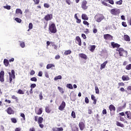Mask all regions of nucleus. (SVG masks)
<instances>
[{"instance_id":"nucleus-1","label":"nucleus","mask_w":131,"mask_h":131,"mask_svg":"<svg viewBox=\"0 0 131 131\" xmlns=\"http://www.w3.org/2000/svg\"><path fill=\"white\" fill-rule=\"evenodd\" d=\"M34 121H37L38 124H39V127H40V128H43V127H45V125H43V124H42V122L43 121V118H42V117H39L37 116H36L34 117Z\"/></svg>"},{"instance_id":"nucleus-2","label":"nucleus","mask_w":131,"mask_h":131,"mask_svg":"<svg viewBox=\"0 0 131 131\" xmlns=\"http://www.w3.org/2000/svg\"><path fill=\"white\" fill-rule=\"evenodd\" d=\"M116 51L118 52L120 57L127 56V51L124 50L122 48H117Z\"/></svg>"},{"instance_id":"nucleus-3","label":"nucleus","mask_w":131,"mask_h":131,"mask_svg":"<svg viewBox=\"0 0 131 131\" xmlns=\"http://www.w3.org/2000/svg\"><path fill=\"white\" fill-rule=\"evenodd\" d=\"M48 30L50 33H57V28L56 25L54 23L50 24Z\"/></svg>"},{"instance_id":"nucleus-4","label":"nucleus","mask_w":131,"mask_h":131,"mask_svg":"<svg viewBox=\"0 0 131 131\" xmlns=\"http://www.w3.org/2000/svg\"><path fill=\"white\" fill-rule=\"evenodd\" d=\"M105 17L102 14H98L95 15V19L96 20V22L100 23L102 20H104Z\"/></svg>"},{"instance_id":"nucleus-5","label":"nucleus","mask_w":131,"mask_h":131,"mask_svg":"<svg viewBox=\"0 0 131 131\" xmlns=\"http://www.w3.org/2000/svg\"><path fill=\"white\" fill-rule=\"evenodd\" d=\"M111 14L112 15H115L116 16L117 15H119L120 14V10L119 9L114 8L111 10Z\"/></svg>"},{"instance_id":"nucleus-6","label":"nucleus","mask_w":131,"mask_h":131,"mask_svg":"<svg viewBox=\"0 0 131 131\" xmlns=\"http://www.w3.org/2000/svg\"><path fill=\"white\" fill-rule=\"evenodd\" d=\"M79 127L80 129V130H83V129H84V128H85V122L84 121H80L79 123Z\"/></svg>"},{"instance_id":"nucleus-7","label":"nucleus","mask_w":131,"mask_h":131,"mask_svg":"<svg viewBox=\"0 0 131 131\" xmlns=\"http://www.w3.org/2000/svg\"><path fill=\"white\" fill-rule=\"evenodd\" d=\"M103 38L104 39H106V40H113V36H112L109 34H104L103 35Z\"/></svg>"},{"instance_id":"nucleus-8","label":"nucleus","mask_w":131,"mask_h":131,"mask_svg":"<svg viewBox=\"0 0 131 131\" xmlns=\"http://www.w3.org/2000/svg\"><path fill=\"white\" fill-rule=\"evenodd\" d=\"M0 81L1 82H4L5 81V71H4L0 72Z\"/></svg>"},{"instance_id":"nucleus-9","label":"nucleus","mask_w":131,"mask_h":131,"mask_svg":"<svg viewBox=\"0 0 131 131\" xmlns=\"http://www.w3.org/2000/svg\"><path fill=\"white\" fill-rule=\"evenodd\" d=\"M88 4V2H86V1L85 0H83L82 2V4H81V8L82 9H83V10H88V6H86Z\"/></svg>"},{"instance_id":"nucleus-10","label":"nucleus","mask_w":131,"mask_h":131,"mask_svg":"<svg viewBox=\"0 0 131 131\" xmlns=\"http://www.w3.org/2000/svg\"><path fill=\"white\" fill-rule=\"evenodd\" d=\"M45 20L46 21H50L53 19V14H48L46 15L44 17Z\"/></svg>"},{"instance_id":"nucleus-11","label":"nucleus","mask_w":131,"mask_h":131,"mask_svg":"<svg viewBox=\"0 0 131 131\" xmlns=\"http://www.w3.org/2000/svg\"><path fill=\"white\" fill-rule=\"evenodd\" d=\"M6 112L9 115H12V114H14L15 113V112L14 111V110H13V108H12V107H9L6 110Z\"/></svg>"},{"instance_id":"nucleus-12","label":"nucleus","mask_w":131,"mask_h":131,"mask_svg":"<svg viewBox=\"0 0 131 131\" xmlns=\"http://www.w3.org/2000/svg\"><path fill=\"white\" fill-rule=\"evenodd\" d=\"M65 107H66V103L64 101H62L60 105L58 107V109L60 111H63Z\"/></svg>"},{"instance_id":"nucleus-13","label":"nucleus","mask_w":131,"mask_h":131,"mask_svg":"<svg viewBox=\"0 0 131 131\" xmlns=\"http://www.w3.org/2000/svg\"><path fill=\"white\" fill-rule=\"evenodd\" d=\"M71 127L72 131H79V129L78 128V127H77V125L75 124L72 125Z\"/></svg>"},{"instance_id":"nucleus-14","label":"nucleus","mask_w":131,"mask_h":131,"mask_svg":"<svg viewBox=\"0 0 131 131\" xmlns=\"http://www.w3.org/2000/svg\"><path fill=\"white\" fill-rule=\"evenodd\" d=\"M126 107V103H124L123 105L122 106H119L117 108V111H118V112H120V111H122V110H123V109H125Z\"/></svg>"},{"instance_id":"nucleus-15","label":"nucleus","mask_w":131,"mask_h":131,"mask_svg":"<svg viewBox=\"0 0 131 131\" xmlns=\"http://www.w3.org/2000/svg\"><path fill=\"white\" fill-rule=\"evenodd\" d=\"M111 46L113 47V49H115V48H117V49H119L120 47V45L115 43L114 42H111Z\"/></svg>"},{"instance_id":"nucleus-16","label":"nucleus","mask_w":131,"mask_h":131,"mask_svg":"<svg viewBox=\"0 0 131 131\" xmlns=\"http://www.w3.org/2000/svg\"><path fill=\"white\" fill-rule=\"evenodd\" d=\"M78 56L79 57H80V58H81L82 59H84V60L88 59V56H86V55L83 53H79Z\"/></svg>"},{"instance_id":"nucleus-17","label":"nucleus","mask_w":131,"mask_h":131,"mask_svg":"<svg viewBox=\"0 0 131 131\" xmlns=\"http://www.w3.org/2000/svg\"><path fill=\"white\" fill-rule=\"evenodd\" d=\"M9 77L12 78L13 79H15V71L14 70H11V73H9Z\"/></svg>"},{"instance_id":"nucleus-18","label":"nucleus","mask_w":131,"mask_h":131,"mask_svg":"<svg viewBox=\"0 0 131 131\" xmlns=\"http://www.w3.org/2000/svg\"><path fill=\"white\" fill-rule=\"evenodd\" d=\"M122 79L123 81H127V80H129V77L127 75H123L122 76Z\"/></svg>"},{"instance_id":"nucleus-19","label":"nucleus","mask_w":131,"mask_h":131,"mask_svg":"<svg viewBox=\"0 0 131 131\" xmlns=\"http://www.w3.org/2000/svg\"><path fill=\"white\" fill-rule=\"evenodd\" d=\"M76 40L78 42V45L80 46L81 47V39L79 36H77L76 37Z\"/></svg>"},{"instance_id":"nucleus-20","label":"nucleus","mask_w":131,"mask_h":131,"mask_svg":"<svg viewBox=\"0 0 131 131\" xmlns=\"http://www.w3.org/2000/svg\"><path fill=\"white\" fill-rule=\"evenodd\" d=\"M109 110H110V111H114V112H115L116 110V108L115 107V106H114V105H113V104H111L109 106Z\"/></svg>"},{"instance_id":"nucleus-21","label":"nucleus","mask_w":131,"mask_h":131,"mask_svg":"<svg viewBox=\"0 0 131 131\" xmlns=\"http://www.w3.org/2000/svg\"><path fill=\"white\" fill-rule=\"evenodd\" d=\"M9 64H10V62H9V60H8L7 59H4V64L5 65V66H6V67H8V66H9Z\"/></svg>"},{"instance_id":"nucleus-22","label":"nucleus","mask_w":131,"mask_h":131,"mask_svg":"<svg viewBox=\"0 0 131 131\" xmlns=\"http://www.w3.org/2000/svg\"><path fill=\"white\" fill-rule=\"evenodd\" d=\"M53 131H63V127H53L52 128Z\"/></svg>"},{"instance_id":"nucleus-23","label":"nucleus","mask_w":131,"mask_h":131,"mask_svg":"<svg viewBox=\"0 0 131 131\" xmlns=\"http://www.w3.org/2000/svg\"><path fill=\"white\" fill-rule=\"evenodd\" d=\"M107 63H108V61H105L102 64H101V67H100L101 70L105 69V67H106V65Z\"/></svg>"},{"instance_id":"nucleus-24","label":"nucleus","mask_w":131,"mask_h":131,"mask_svg":"<svg viewBox=\"0 0 131 131\" xmlns=\"http://www.w3.org/2000/svg\"><path fill=\"white\" fill-rule=\"evenodd\" d=\"M91 99L93 101V104L96 105L97 104V99H96V97L94 95H91Z\"/></svg>"},{"instance_id":"nucleus-25","label":"nucleus","mask_w":131,"mask_h":131,"mask_svg":"<svg viewBox=\"0 0 131 131\" xmlns=\"http://www.w3.org/2000/svg\"><path fill=\"white\" fill-rule=\"evenodd\" d=\"M125 115H127V118L128 119H131V112L130 111H126L125 112Z\"/></svg>"},{"instance_id":"nucleus-26","label":"nucleus","mask_w":131,"mask_h":131,"mask_svg":"<svg viewBox=\"0 0 131 131\" xmlns=\"http://www.w3.org/2000/svg\"><path fill=\"white\" fill-rule=\"evenodd\" d=\"M124 39L126 41H130V38L128 35H125L124 36Z\"/></svg>"},{"instance_id":"nucleus-27","label":"nucleus","mask_w":131,"mask_h":131,"mask_svg":"<svg viewBox=\"0 0 131 131\" xmlns=\"http://www.w3.org/2000/svg\"><path fill=\"white\" fill-rule=\"evenodd\" d=\"M81 18L82 20H89V17H88V15L85 14H82Z\"/></svg>"},{"instance_id":"nucleus-28","label":"nucleus","mask_w":131,"mask_h":131,"mask_svg":"<svg viewBox=\"0 0 131 131\" xmlns=\"http://www.w3.org/2000/svg\"><path fill=\"white\" fill-rule=\"evenodd\" d=\"M101 4H102L103 6H105L106 7H109L110 8H112V6H111V5L107 4L104 1H101Z\"/></svg>"},{"instance_id":"nucleus-29","label":"nucleus","mask_w":131,"mask_h":131,"mask_svg":"<svg viewBox=\"0 0 131 131\" xmlns=\"http://www.w3.org/2000/svg\"><path fill=\"white\" fill-rule=\"evenodd\" d=\"M116 125L117 126H120V127H124V125L119 121L116 122Z\"/></svg>"},{"instance_id":"nucleus-30","label":"nucleus","mask_w":131,"mask_h":131,"mask_svg":"<svg viewBox=\"0 0 131 131\" xmlns=\"http://www.w3.org/2000/svg\"><path fill=\"white\" fill-rule=\"evenodd\" d=\"M95 49H96V45H91L90 46V51H91V52H94Z\"/></svg>"},{"instance_id":"nucleus-31","label":"nucleus","mask_w":131,"mask_h":131,"mask_svg":"<svg viewBox=\"0 0 131 131\" xmlns=\"http://www.w3.org/2000/svg\"><path fill=\"white\" fill-rule=\"evenodd\" d=\"M35 113H36L37 115H40L42 113V108L40 107L38 112L36 113V112H35Z\"/></svg>"},{"instance_id":"nucleus-32","label":"nucleus","mask_w":131,"mask_h":131,"mask_svg":"<svg viewBox=\"0 0 131 131\" xmlns=\"http://www.w3.org/2000/svg\"><path fill=\"white\" fill-rule=\"evenodd\" d=\"M52 67H55V64H47L46 68H47V69H50V68H52Z\"/></svg>"},{"instance_id":"nucleus-33","label":"nucleus","mask_w":131,"mask_h":131,"mask_svg":"<svg viewBox=\"0 0 131 131\" xmlns=\"http://www.w3.org/2000/svg\"><path fill=\"white\" fill-rule=\"evenodd\" d=\"M16 14H20L21 15H22V14H23V12H22V10H21V9H17L16 10Z\"/></svg>"},{"instance_id":"nucleus-34","label":"nucleus","mask_w":131,"mask_h":131,"mask_svg":"<svg viewBox=\"0 0 131 131\" xmlns=\"http://www.w3.org/2000/svg\"><path fill=\"white\" fill-rule=\"evenodd\" d=\"M11 99H12L13 100H15L16 101V102H18V97H17L15 95H12L11 96Z\"/></svg>"},{"instance_id":"nucleus-35","label":"nucleus","mask_w":131,"mask_h":131,"mask_svg":"<svg viewBox=\"0 0 131 131\" xmlns=\"http://www.w3.org/2000/svg\"><path fill=\"white\" fill-rule=\"evenodd\" d=\"M95 93L97 95H99L100 94V91L99 90V88L98 86H95Z\"/></svg>"},{"instance_id":"nucleus-36","label":"nucleus","mask_w":131,"mask_h":131,"mask_svg":"<svg viewBox=\"0 0 131 131\" xmlns=\"http://www.w3.org/2000/svg\"><path fill=\"white\" fill-rule=\"evenodd\" d=\"M64 54L66 56H67L68 55H70V54H71V50H67L64 52Z\"/></svg>"},{"instance_id":"nucleus-37","label":"nucleus","mask_w":131,"mask_h":131,"mask_svg":"<svg viewBox=\"0 0 131 131\" xmlns=\"http://www.w3.org/2000/svg\"><path fill=\"white\" fill-rule=\"evenodd\" d=\"M33 28V25L32 24V23H30L29 24V29L28 30V31H29V30H31Z\"/></svg>"},{"instance_id":"nucleus-38","label":"nucleus","mask_w":131,"mask_h":131,"mask_svg":"<svg viewBox=\"0 0 131 131\" xmlns=\"http://www.w3.org/2000/svg\"><path fill=\"white\" fill-rule=\"evenodd\" d=\"M45 111L47 113H51V110L48 106H46L45 108Z\"/></svg>"},{"instance_id":"nucleus-39","label":"nucleus","mask_w":131,"mask_h":131,"mask_svg":"<svg viewBox=\"0 0 131 131\" xmlns=\"http://www.w3.org/2000/svg\"><path fill=\"white\" fill-rule=\"evenodd\" d=\"M58 90L60 92V93H61V94H64V90H63V88H62L60 86H58Z\"/></svg>"},{"instance_id":"nucleus-40","label":"nucleus","mask_w":131,"mask_h":131,"mask_svg":"<svg viewBox=\"0 0 131 131\" xmlns=\"http://www.w3.org/2000/svg\"><path fill=\"white\" fill-rule=\"evenodd\" d=\"M67 88H68V89H70V90L73 89V86H72V84L70 83L67 84Z\"/></svg>"},{"instance_id":"nucleus-41","label":"nucleus","mask_w":131,"mask_h":131,"mask_svg":"<svg viewBox=\"0 0 131 131\" xmlns=\"http://www.w3.org/2000/svg\"><path fill=\"white\" fill-rule=\"evenodd\" d=\"M11 120L13 123H17V119L16 118H11Z\"/></svg>"},{"instance_id":"nucleus-42","label":"nucleus","mask_w":131,"mask_h":131,"mask_svg":"<svg viewBox=\"0 0 131 131\" xmlns=\"http://www.w3.org/2000/svg\"><path fill=\"white\" fill-rule=\"evenodd\" d=\"M126 70H131V64H127L125 67Z\"/></svg>"},{"instance_id":"nucleus-43","label":"nucleus","mask_w":131,"mask_h":131,"mask_svg":"<svg viewBox=\"0 0 131 131\" xmlns=\"http://www.w3.org/2000/svg\"><path fill=\"white\" fill-rule=\"evenodd\" d=\"M58 79H62V76L59 75V76H56L54 78V80H58Z\"/></svg>"},{"instance_id":"nucleus-44","label":"nucleus","mask_w":131,"mask_h":131,"mask_svg":"<svg viewBox=\"0 0 131 131\" xmlns=\"http://www.w3.org/2000/svg\"><path fill=\"white\" fill-rule=\"evenodd\" d=\"M31 81H35V82H36L37 81V78L35 77H33L30 79Z\"/></svg>"},{"instance_id":"nucleus-45","label":"nucleus","mask_w":131,"mask_h":131,"mask_svg":"<svg viewBox=\"0 0 131 131\" xmlns=\"http://www.w3.org/2000/svg\"><path fill=\"white\" fill-rule=\"evenodd\" d=\"M71 116L73 117V118H76V115H75V112L73 111L72 112Z\"/></svg>"},{"instance_id":"nucleus-46","label":"nucleus","mask_w":131,"mask_h":131,"mask_svg":"<svg viewBox=\"0 0 131 131\" xmlns=\"http://www.w3.org/2000/svg\"><path fill=\"white\" fill-rule=\"evenodd\" d=\"M105 2H108L109 4L111 5H114V1L113 0H105Z\"/></svg>"},{"instance_id":"nucleus-47","label":"nucleus","mask_w":131,"mask_h":131,"mask_svg":"<svg viewBox=\"0 0 131 131\" xmlns=\"http://www.w3.org/2000/svg\"><path fill=\"white\" fill-rule=\"evenodd\" d=\"M15 20L17 23H21V22H22V20L18 17L15 18Z\"/></svg>"},{"instance_id":"nucleus-48","label":"nucleus","mask_w":131,"mask_h":131,"mask_svg":"<svg viewBox=\"0 0 131 131\" xmlns=\"http://www.w3.org/2000/svg\"><path fill=\"white\" fill-rule=\"evenodd\" d=\"M17 94H19V95H24V92H23V91H22V90L19 89L17 91Z\"/></svg>"},{"instance_id":"nucleus-49","label":"nucleus","mask_w":131,"mask_h":131,"mask_svg":"<svg viewBox=\"0 0 131 131\" xmlns=\"http://www.w3.org/2000/svg\"><path fill=\"white\" fill-rule=\"evenodd\" d=\"M83 24H84V25H86L88 27H89V26L90 25V23H89V22H88L86 20H84L83 21Z\"/></svg>"},{"instance_id":"nucleus-50","label":"nucleus","mask_w":131,"mask_h":131,"mask_svg":"<svg viewBox=\"0 0 131 131\" xmlns=\"http://www.w3.org/2000/svg\"><path fill=\"white\" fill-rule=\"evenodd\" d=\"M36 87V84L35 83H33L32 84H31L30 88L31 89H34V88Z\"/></svg>"},{"instance_id":"nucleus-51","label":"nucleus","mask_w":131,"mask_h":131,"mask_svg":"<svg viewBox=\"0 0 131 131\" xmlns=\"http://www.w3.org/2000/svg\"><path fill=\"white\" fill-rule=\"evenodd\" d=\"M116 5H122V0H120L116 2Z\"/></svg>"},{"instance_id":"nucleus-52","label":"nucleus","mask_w":131,"mask_h":131,"mask_svg":"<svg viewBox=\"0 0 131 131\" xmlns=\"http://www.w3.org/2000/svg\"><path fill=\"white\" fill-rule=\"evenodd\" d=\"M122 25L123 27H127V25L125 21L122 22Z\"/></svg>"},{"instance_id":"nucleus-53","label":"nucleus","mask_w":131,"mask_h":131,"mask_svg":"<svg viewBox=\"0 0 131 131\" xmlns=\"http://www.w3.org/2000/svg\"><path fill=\"white\" fill-rule=\"evenodd\" d=\"M20 116H21V117H23L24 120H26V118L25 117V115L24 113H21L20 114Z\"/></svg>"},{"instance_id":"nucleus-54","label":"nucleus","mask_w":131,"mask_h":131,"mask_svg":"<svg viewBox=\"0 0 131 131\" xmlns=\"http://www.w3.org/2000/svg\"><path fill=\"white\" fill-rule=\"evenodd\" d=\"M85 103H86V104H89V103H90V100H89V98H85Z\"/></svg>"},{"instance_id":"nucleus-55","label":"nucleus","mask_w":131,"mask_h":131,"mask_svg":"<svg viewBox=\"0 0 131 131\" xmlns=\"http://www.w3.org/2000/svg\"><path fill=\"white\" fill-rule=\"evenodd\" d=\"M35 3V5H38L39 4L40 0H33Z\"/></svg>"},{"instance_id":"nucleus-56","label":"nucleus","mask_w":131,"mask_h":131,"mask_svg":"<svg viewBox=\"0 0 131 131\" xmlns=\"http://www.w3.org/2000/svg\"><path fill=\"white\" fill-rule=\"evenodd\" d=\"M20 46L21 48H25V43H24V42H20Z\"/></svg>"},{"instance_id":"nucleus-57","label":"nucleus","mask_w":131,"mask_h":131,"mask_svg":"<svg viewBox=\"0 0 131 131\" xmlns=\"http://www.w3.org/2000/svg\"><path fill=\"white\" fill-rule=\"evenodd\" d=\"M39 98L40 100H42V98H43L42 92L40 93V94L39 95Z\"/></svg>"},{"instance_id":"nucleus-58","label":"nucleus","mask_w":131,"mask_h":131,"mask_svg":"<svg viewBox=\"0 0 131 131\" xmlns=\"http://www.w3.org/2000/svg\"><path fill=\"white\" fill-rule=\"evenodd\" d=\"M44 7H45V8H47L48 9V8H50V5H49V4H47V3H45Z\"/></svg>"},{"instance_id":"nucleus-59","label":"nucleus","mask_w":131,"mask_h":131,"mask_svg":"<svg viewBox=\"0 0 131 131\" xmlns=\"http://www.w3.org/2000/svg\"><path fill=\"white\" fill-rule=\"evenodd\" d=\"M118 85L119 86H124V83L121 82H119L118 83Z\"/></svg>"},{"instance_id":"nucleus-60","label":"nucleus","mask_w":131,"mask_h":131,"mask_svg":"<svg viewBox=\"0 0 131 131\" xmlns=\"http://www.w3.org/2000/svg\"><path fill=\"white\" fill-rule=\"evenodd\" d=\"M102 114H103V115L107 114V110H106V109H104L102 111Z\"/></svg>"},{"instance_id":"nucleus-61","label":"nucleus","mask_w":131,"mask_h":131,"mask_svg":"<svg viewBox=\"0 0 131 131\" xmlns=\"http://www.w3.org/2000/svg\"><path fill=\"white\" fill-rule=\"evenodd\" d=\"M35 74V71L34 70H32L30 72V75H34Z\"/></svg>"},{"instance_id":"nucleus-62","label":"nucleus","mask_w":131,"mask_h":131,"mask_svg":"<svg viewBox=\"0 0 131 131\" xmlns=\"http://www.w3.org/2000/svg\"><path fill=\"white\" fill-rule=\"evenodd\" d=\"M5 9H7V10H11V6H4Z\"/></svg>"},{"instance_id":"nucleus-63","label":"nucleus","mask_w":131,"mask_h":131,"mask_svg":"<svg viewBox=\"0 0 131 131\" xmlns=\"http://www.w3.org/2000/svg\"><path fill=\"white\" fill-rule=\"evenodd\" d=\"M44 26H43V28L44 29H46V28H47V26H48V23L47 22H44Z\"/></svg>"},{"instance_id":"nucleus-64","label":"nucleus","mask_w":131,"mask_h":131,"mask_svg":"<svg viewBox=\"0 0 131 131\" xmlns=\"http://www.w3.org/2000/svg\"><path fill=\"white\" fill-rule=\"evenodd\" d=\"M15 131H21V128H19V127L16 128L15 129Z\"/></svg>"}]
</instances>
